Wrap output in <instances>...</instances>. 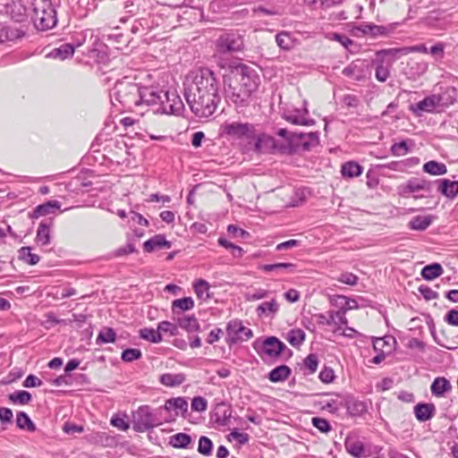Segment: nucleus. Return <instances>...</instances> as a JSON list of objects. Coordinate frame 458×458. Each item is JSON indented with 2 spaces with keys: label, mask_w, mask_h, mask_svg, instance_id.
I'll list each match as a JSON object with an SVG mask.
<instances>
[{
  "label": "nucleus",
  "mask_w": 458,
  "mask_h": 458,
  "mask_svg": "<svg viewBox=\"0 0 458 458\" xmlns=\"http://www.w3.org/2000/svg\"><path fill=\"white\" fill-rule=\"evenodd\" d=\"M139 85L130 81L127 78L117 81L110 91L113 105L115 102L123 107L133 110L138 107Z\"/></svg>",
  "instance_id": "7ed1b4c3"
},
{
  "label": "nucleus",
  "mask_w": 458,
  "mask_h": 458,
  "mask_svg": "<svg viewBox=\"0 0 458 458\" xmlns=\"http://www.w3.org/2000/svg\"><path fill=\"white\" fill-rule=\"evenodd\" d=\"M292 373V369L286 365H280L273 369L268 374V379L273 383L285 381Z\"/></svg>",
  "instance_id": "cd10ccee"
},
{
  "label": "nucleus",
  "mask_w": 458,
  "mask_h": 458,
  "mask_svg": "<svg viewBox=\"0 0 458 458\" xmlns=\"http://www.w3.org/2000/svg\"><path fill=\"white\" fill-rule=\"evenodd\" d=\"M277 135L284 138L286 142L285 145L289 146L288 153H291L293 150L292 145L295 143L297 140V132H290L288 130L284 128H281L277 131Z\"/></svg>",
  "instance_id": "09e8293b"
},
{
  "label": "nucleus",
  "mask_w": 458,
  "mask_h": 458,
  "mask_svg": "<svg viewBox=\"0 0 458 458\" xmlns=\"http://www.w3.org/2000/svg\"><path fill=\"white\" fill-rule=\"evenodd\" d=\"M344 447L348 454L354 458H362L367 456V452L364 444L352 437H348L344 442Z\"/></svg>",
  "instance_id": "a211bd4d"
},
{
  "label": "nucleus",
  "mask_w": 458,
  "mask_h": 458,
  "mask_svg": "<svg viewBox=\"0 0 458 458\" xmlns=\"http://www.w3.org/2000/svg\"><path fill=\"white\" fill-rule=\"evenodd\" d=\"M376 55H377V57H379V56L385 57V56H387V55H390V56L406 55H407V51H406V47H395V48H386V49L378 50L376 53Z\"/></svg>",
  "instance_id": "603ef678"
},
{
  "label": "nucleus",
  "mask_w": 458,
  "mask_h": 458,
  "mask_svg": "<svg viewBox=\"0 0 458 458\" xmlns=\"http://www.w3.org/2000/svg\"><path fill=\"white\" fill-rule=\"evenodd\" d=\"M140 338L154 344H157L162 341V335L159 333L158 328L155 330L153 328L144 327L140 330Z\"/></svg>",
  "instance_id": "ea45409f"
},
{
  "label": "nucleus",
  "mask_w": 458,
  "mask_h": 458,
  "mask_svg": "<svg viewBox=\"0 0 458 458\" xmlns=\"http://www.w3.org/2000/svg\"><path fill=\"white\" fill-rule=\"evenodd\" d=\"M74 53V46L71 43L62 44L59 47H55L47 55L51 58H59L61 60L72 56Z\"/></svg>",
  "instance_id": "c85d7f7f"
},
{
  "label": "nucleus",
  "mask_w": 458,
  "mask_h": 458,
  "mask_svg": "<svg viewBox=\"0 0 458 458\" xmlns=\"http://www.w3.org/2000/svg\"><path fill=\"white\" fill-rule=\"evenodd\" d=\"M213 448V443L210 438L205 436H201L199 439L198 452L205 456L211 454Z\"/></svg>",
  "instance_id": "de8ad7c7"
},
{
  "label": "nucleus",
  "mask_w": 458,
  "mask_h": 458,
  "mask_svg": "<svg viewBox=\"0 0 458 458\" xmlns=\"http://www.w3.org/2000/svg\"><path fill=\"white\" fill-rule=\"evenodd\" d=\"M362 63L360 60L352 62L348 66L344 68L342 73L354 81H360L365 78Z\"/></svg>",
  "instance_id": "412c9836"
},
{
  "label": "nucleus",
  "mask_w": 458,
  "mask_h": 458,
  "mask_svg": "<svg viewBox=\"0 0 458 458\" xmlns=\"http://www.w3.org/2000/svg\"><path fill=\"white\" fill-rule=\"evenodd\" d=\"M437 191L448 199H454L458 194V182L449 179H437L433 181Z\"/></svg>",
  "instance_id": "4468645a"
},
{
  "label": "nucleus",
  "mask_w": 458,
  "mask_h": 458,
  "mask_svg": "<svg viewBox=\"0 0 458 458\" xmlns=\"http://www.w3.org/2000/svg\"><path fill=\"white\" fill-rule=\"evenodd\" d=\"M430 388L433 395L441 397L445 393L451 391L452 386L445 377H438L434 379Z\"/></svg>",
  "instance_id": "a878e982"
},
{
  "label": "nucleus",
  "mask_w": 458,
  "mask_h": 458,
  "mask_svg": "<svg viewBox=\"0 0 458 458\" xmlns=\"http://www.w3.org/2000/svg\"><path fill=\"white\" fill-rule=\"evenodd\" d=\"M390 75L389 68L383 64V63H379L376 66L375 77L380 82H385L388 79Z\"/></svg>",
  "instance_id": "5fc2aeb1"
},
{
  "label": "nucleus",
  "mask_w": 458,
  "mask_h": 458,
  "mask_svg": "<svg viewBox=\"0 0 458 458\" xmlns=\"http://www.w3.org/2000/svg\"><path fill=\"white\" fill-rule=\"evenodd\" d=\"M191 441V437L186 433H177L169 437V445L176 449L187 448Z\"/></svg>",
  "instance_id": "7c9ffc66"
},
{
  "label": "nucleus",
  "mask_w": 458,
  "mask_h": 458,
  "mask_svg": "<svg viewBox=\"0 0 458 458\" xmlns=\"http://www.w3.org/2000/svg\"><path fill=\"white\" fill-rule=\"evenodd\" d=\"M424 173L431 175H443L447 173V167L444 163L430 160L423 165L422 168Z\"/></svg>",
  "instance_id": "72a5a7b5"
},
{
  "label": "nucleus",
  "mask_w": 458,
  "mask_h": 458,
  "mask_svg": "<svg viewBox=\"0 0 458 458\" xmlns=\"http://www.w3.org/2000/svg\"><path fill=\"white\" fill-rule=\"evenodd\" d=\"M173 319L177 323L179 327L184 329L188 333L199 332L200 329L199 321L194 315L178 316L177 318Z\"/></svg>",
  "instance_id": "6ab92c4d"
},
{
  "label": "nucleus",
  "mask_w": 458,
  "mask_h": 458,
  "mask_svg": "<svg viewBox=\"0 0 458 458\" xmlns=\"http://www.w3.org/2000/svg\"><path fill=\"white\" fill-rule=\"evenodd\" d=\"M60 207L59 201L49 200L44 204L38 205L33 211V216L38 218L39 216L54 214Z\"/></svg>",
  "instance_id": "bb28decb"
},
{
  "label": "nucleus",
  "mask_w": 458,
  "mask_h": 458,
  "mask_svg": "<svg viewBox=\"0 0 458 458\" xmlns=\"http://www.w3.org/2000/svg\"><path fill=\"white\" fill-rule=\"evenodd\" d=\"M163 409L167 411H174V416L185 417L188 411V402L184 397L170 398L165 401Z\"/></svg>",
  "instance_id": "2eb2a0df"
},
{
  "label": "nucleus",
  "mask_w": 458,
  "mask_h": 458,
  "mask_svg": "<svg viewBox=\"0 0 458 458\" xmlns=\"http://www.w3.org/2000/svg\"><path fill=\"white\" fill-rule=\"evenodd\" d=\"M165 98H167V91L158 86L139 85L138 107L141 106L161 107Z\"/></svg>",
  "instance_id": "423d86ee"
},
{
  "label": "nucleus",
  "mask_w": 458,
  "mask_h": 458,
  "mask_svg": "<svg viewBox=\"0 0 458 458\" xmlns=\"http://www.w3.org/2000/svg\"><path fill=\"white\" fill-rule=\"evenodd\" d=\"M285 120L293 124L296 125H310L312 124L314 122L313 120H308L302 115H300L298 114H288L285 115Z\"/></svg>",
  "instance_id": "13d9d810"
},
{
  "label": "nucleus",
  "mask_w": 458,
  "mask_h": 458,
  "mask_svg": "<svg viewBox=\"0 0 458 458\" xmlns=\"http://www.w3.org/2000/svg\"><path fill=\"white\" fill-rule=\"evenodd\" d=\"M194 291L197 297L200 300H208L209 296V284L204 279H199L194 284Z\"/></svg>",
  "instance_id": "a19ab883"
},
{
  "label": "nucleus",
  "mask_w": 458,
  "mask_h": 458,
  "mask_svg": "<svg viewBox=\"0 0 458 458\" xmlns=\"http://www.w3.org/2000/svg\"><path fill=\"white\" fill-rule=\"evenodd\" d=\"M183 110V103L180 97L174 92L167 91V98H165L161 107H157L155 113L166 114H180Z\"/></svg>",
  "instance_id": "ddd939ff"
},
{
  "label": "nucleus",
  "mask_w": 458,
  "mask_h": 458,
  "mask_svg": "<svg viewBox=\"0 0 458 458\" xmlns=\"http://www.w3.org/2000/svg\"><path fill=\"white\" fill-rule=\"evenodd\" d=\"M226 343L231 345L238 342L247 341L253 336L251 329L244 327L238 319L231 320L226 327Z\"/></svg>",
  "instance_id": "9b49d317"
},
{
  "label": "nucleus",
  "mask_w": 458,
  "mask_h": 458,
  "mask_svg": "<svg viewBox=\"0 0 458 458\" xmlns=\"http://www.w3.org/2000/svg\"><path fill=\"white\" fill-rule=\"evenodd\" d=\"M356 30L360 31L363 35H370L372 37L386 36L389 30L387 28L371 23H363L356 27Z\"/></svg>",
  "instance_id": "393cba45"
},
{
  "label": "nucleus",
  "mask_w": 458,
  "mask_h": 458,
  "mask_svg": "<svg viewBox=\"0 0 458 458\" xmlns=\"http://www.w3.org/2000/svg\"><path fill=\"white\" fill-rule=\"evenodd\" d=\"M279 303L276 299H271L269 301H264L256 308V313L259 318L273 317L279 310Z\"/></svg>",
  "instance_id": "4be33fe9"
},
{
  "label": "nucleus",
  "mask_w": 458,
  "mask_h": 458,
  "mask_svg": "<svg viewBox=\"0 0 458 458\" xmlns=\"http://www.w3.org/2000/svg\"><path fill=\"white\" fill-rule=\"evenodd\" d=\"M344 406H346L348 411L352 416L361 415L367 411V405L360 401H354L352 403H345Z\"/></svg>",
  "instance_id": "49530a36"
},
{
  "label": "nucleus",
  "mask_w": 458,
  "mask_h": 458,
  "mask_svg": "<svg viewBox=\"0 0 458 458\" xmlns=\"http://www.w3.org/2000/svg\"><path fill=\"white\" fill-rule=\"evenodd\" d=\"M295 265L293 263H276V264H266L262 267V269L267 272L275 270L289 269L291 272L294 270Z\"/></svg>",
  "instance_id": "6e6d98bb"
},
{
  "label": "nucleus",
  "mask_w": 458,
  "mask_h": 458,
  "mask_svg": "<svg viewBox=\"0 0 458 458\" xmlns=\"http://www.w3.org/2000/svg\"><path fill=\"white\" fill-rule=\"evenodd\" d=\"M259 77L251 67L240 64L233 67L225 79V98L236 108L246 107L251 102V96L257 90Z\"/></svg>",
  "instance_id": "f03ea898"
},
{
  "label": "nucleus",
  "mask_w": 458,
  "mask_h": 458,
  "mask_svg": "<svg viewBox=\"0 0 458 458\" xmlns=\"http://www.w3.org/2000/svg\"><path fill=\"white\" fill-rule=\"evenodd\" d=\"M341 406H344L343 402H339L337 399H331L323 405V409L331 413H336Z\"/></svg>",
  "instance_id": "0e129e2a"
},
{
  "label": "nucleus",
  "mask_w": 458,
  "mask_h": 458,
  "mask_svg": "<svg viewBox=\"0 0 458 458\" xmlns=\"http://www.w3.org/2000/svg\"><path fill=\"white\" fill-rule=\"evenodd\" d=\"M184 98L191 111L199 118H208L220 103L218 81L213 71L204 68L190 73L184 82Z\"/></svg>",
  "instance_id": "f257e3e1"
},
{
  "label": "nucleus",
  "mask_w": 458,
  "mask_h": 458,
  "mask_svg": "<svg viewBox=\"0 0 458 458\" xmlns=\"http://www.w3.org/2000/svg\"><path fill=\"white\" fill-rule=\"evenodd\" d=\"M445 320L452 326L458 327V310H451L445 317Z\"/></svg>",
  "instance_id": "774afa93"
},
{
  "label": "nucleus",
  "mask_w": 458,
  "mask_h": 458,
  "mask_svg": "<svg viewBox=\"0 0 458 458\" xmlns=\"http://www.w3.org/2000/svg\"><path fill=\"white\" fill-rule=\"evenodd\" d=\"M172 242L165 239L164 234H156L143 243L146 252H153L163 249H170Z\"/></svg>",
  "instance_id": "f3484780"
},
{
  "label": "nucleus",
  "mask_w": 458,
  "mask_h": 458,
  "mask_svg": "<svg viewBox=\"0 0 458 458\" xmlns=\"http://www.w3.org/2000/svg\"><path fill=\"white\" fill-rule=\"evenodd\" d=\"M160 424L148 405L139 407L133 413V428L137 432H145Z\"/></svg>",
  "instance_id": "6e6552de"
},
{
  "label": "nucleus",
  "mask_w": 458,
  "mask_h": 458,
  "mask_svg": "<svg viewBox=\"0 0 458 458\" xmlns=\"http://www.w3.org/2000/svg\"><path fill=\"white\" fill-rule=\"evenodd\" d=\"M18 252L19 259L25 261L29 265H36L40 259L38 255L31 253L30 247H21Z\"/></svg>",
  "instance_id": "79ce46f5"
},
{
  "label": "nucleus",
  "mask_w": 458,
  "mask_h": 458,
  "mask_svg": "<svg viewBox=\"0 0 458 458\" xmlns=\"http://www.w3.org/2000/svg\"><path fill=\"white\" fill-rule=\"evenodd\" d=\"M337 281L351 286H354L358 283V276L351 272H344L337 277Z\"/></svg>",
  "instance_id": "052dcab7"
},
{
  "label": "nucleus",
  "mask_w": 458,
  "mask_h": 458,
  "mask_svg": "<svg viewBox=\"0 0 458 458\" xmlns=\"http://www.w3.org/2000/svg\"><path fill=\"white\" fill-rule=\"evenodd\" d=\"M16 425L19 428L29 432L36 431V426L29 415L24 411H19L16 414Z\"/></svg>",
  "instance_id": "c9c22d12"
},
{
  "label": "nucleus",
  "mask_w": 458,
  "mask_h": 458,
  "mask_svg": "<svg viewBox=\"0 0 458 458\" xmlns=\"http://www.w3.org/2000/svg\"><path fill=\"white\" fill-rule=\"evenodd\" d=\"M305 332L302 329H291L287 333L286 340L294 347L300 346L305 340Z\"/></svg>",
  "instance_id": "58836bf2"
},
{
  "label": "nucleus",
  "mask_w": 458,
  "mask_h": 458,
  "mask_svg": "<svg viewBox=\"0 0 458 458\" xmlns=\"http://www.w3.org/2000/svg\"><path fill=\"white\" fill-rule=\"evenodd\" d=\"M136 251V249L132 243H127L125 246H122L114 251L115 257L125 256Z\"/></svg>",
  "instance_id": "338daca9"
},
{
  "label": "nucleus",
  "mask_w": 458,
  "mask_h": 458,
  "mask_svg": "<svg viewBox=\"0 0 458 458\" xmlns=\"http://www.w3.org/2000/svg\"><path fill=\"white\" fill-rule=\"evenodd\" d=\"M254 349L261 356L269 358L278 357L287 347L276 336H269L261 343L256 341L253 344Z\"/></svg>",
  "instance_id": "9d476101"
},
{
  "label": "nucleus",
  "mask_w": 458,
  "mask_h": 458,
  "mask_svg": "<svg viewBox=\"0 0 458 458\" xmlns=\"http://www.w3.org/2000/svg\"><path fill=\"white\" fill-rule=\"evenodd\" d=\"M295 143L300 144L303 150H310L319 143L317 132L298 133Z\"/></svg>",
  "instance_id": "b1692460"
},
{
  "label": "nucleus",
  "mask_w": 458,
  "mask_h": 458,
  "mask_svg": "<svg viewBox=\"0 0 458 458\" xmlns=\"http://www.w3.org/2000/svg\"><path fill=\"white\" fill-rule=\"evenodd\" d=\"M317 322L320 325L331 326L335 323V313L334 311H329L328 315L325 314H318L316 315Z\"/></svg>",
  "instance_id": "e2e57ef3"
},
{
  "label": "nucleus",
  "mask_w": 458,
  "mask_h": 458,
  "mask_svg": "<svg viewBox=\"0 0 458 458\" xmlns=\"http://www.w3.org/2000/svg\"><path fill=\"white\" fill-rule=\"evenodd\" d=\"M276 42L277 46L284 50H289L293 47V40L290 33L282 31L276 34Z\"/></svg>",
  "instance_id": "a18cd8bd"
},
{
  "label": "nucleus",
  "mask_w": 458,
  "mask_h": 458,
  "mask_svg": "<svg viewBox=\"0 0 458 458\" xmlns=\"http://www.w3.org/2000/svg\"><path fill=\"white\" fill-rule=\"evenodd\" d=\"M219 52L223 54L239 52L243 48L242 37L237 33H225L217 41Z\"/></svg>",
  "instance_id": "f8f14e48"
},
{
  "label": "nucleus",
  "mask_w": 458,
  "mask_h": 458,
  "mask_svg": "<svg viewBox=\"0 0 458 458\" xmlns=\"http://www.w3.org/2000/svg\"><path fill=\"white\" fill-rule=\"evenodd\" d=\"M419 291L427 301L438 298V293L428 286L420 285Z\"/></svg>",
  "instance_id": "69168bd1"
},
{
  "label": "nucleus",
  "mask_w": 458,
  "mask_h": 458,
  "mask_svg": "<svg viewBox=\"0 0 458 458\" xmlns=\"http://www.w3.org/2000/svg\"><path fill=\"white\" fill-rule=\"evenodd\" d=\"M435 187L433 181L426 180L424 178L411 177L404 183L398 186V193L402 197H408L411 193L424 191L428 194L432 192Z\"/></svg>",
  "instance_id": "1a4fd4ad"
},
{
  "label": "nucleus",
  "mask_w": 458,
  "mask_h": 458,
  "mask_svg": "<svg viewBox=\"0 0 458 458\" xmlns=\"http://www.w3.org/2000/svg\"><path fill=\"white\" fill-rule=\"evenodd\" d=\"M413 141L411 140H402L400 142H396L391 146V153L395 157L404 156L409 153L413 147Z\"/></svg>",
  "instance_id": "4c0bfd02"
},
{
  "label": "nucleus",
  "mask_w": 458,
  "mask_h": 458,
  "mask_svg": "<svg viewBox=\"0 0 458 458\" xmlns=\"http://www.w3.org/2000/svg\"><path fill=\"white\" fill-rule=\"evenodd\" d=\"M436 407L433 403H418L414 407V414L419 421L429 420L435 414Z\"/></svg>",
  "instance_id": "5701e85b"
},
{
  "label": "nucleus",
  "mask_w": 458,
  "mask_h": 458,
  "mask_svg": "<svg viewBox=\"0 0 458 458\" xmlns=\"http://www.w3.org/2000/svg\"><path fill=\"white\" fill-rule=\"evenodd\" d=\"M362 166L357 162L349 161L342 165L341 174L344 178H354L361 174Z\"/></svg>",
  "instance_id": "2f4dec72"
},
{
  "label": "nucleus",
  "mask_w": 458,
  "mask_h": 458,
  "mask_svg": "<svg viewBox=\"0 0 458 458\" xmlns=\"http://www.w3.org/2000/svg\"><path fill=\"white\" fill-rule=\"evenodd\" d=\"M208 408V402L204 397L196 396L191 401V410L195 411H205Z\"/></svg>",
  "instance_id": "680f3d73"
},
{
  "label": "nucleus",
  "mask_w": 458,
  "mask_h": 458,
  "mask_svg": "<svg viewBox=\"0 0 458 458\" xmlns=\"http://www.w3.org/2000/svg\"><path fill=\"white\" fill-rule=\"evenodd\" d=\"M223 131L232 140L250 141L255 138L256 126L250 123H225L223 125Z\"/></svg>",
  "instance_id": "0eeeda50"
},
{
  "label": "nucleus",
  "mask_w": 458,
  "mask_h": 458,
  "mask_svg": "<svg viewBox=\"0 0 458 458\" xmlns=\"http://www.w3.org/2000/svg\"><path fill=\"white\" fill-rule=\"evenodd\" d=\"M142 353L139 349L129 348L122 352L121 358L125 362H131L133 360L140 359Z\"/></svg>",
  "instance_id": "864d4df0"
},
{
  "label": "nucleus",
  "mask_w": 458,
  "mask_h": 458,
  "mask_svg": "<svg viewBox=\"0 0 458 458\" xmlns=\"http://www.w3.org/2000/svg\"><path fill=\"white\" fill-rule=\"evenodd\" d=\"M158 331L161 334L163 333H169L170 335L174 336L178 335V325L173 324L169 321H161L157 325Z\"/></svg>",
  "instance_id": "3c124183"
},
{
  "label": "nucleus",
  "mask_w": 458,
  "mask_h": 458,
  "mask_svg": "<svg viewBox=\"0 0 458 458\" xmlns=\"http://www.w3.org/2000/svg\"><path fill=\"white\" fill-rule=\"evenodd\" d=\"M311 422L312 425L322 433H327L331 430V425L326 419L314 417Z\"/></svg>",
  "instance_id": "4d7b16f0"
},
{
  "label": "nucleus",
  "mask_w": 458,
  "mask_h": 458,
  "mask_svg": "<svg viewBox=\"0 0 458 458\" xmlns=\"http://www.w3.org/2000/svg\"><path fill=\"white\" fill-rule=\"evenodd\" d=\"M433 222V216H416L409 222V227L412 230L424 231Z\"/></svg>",
  "instance_id": "473e14b6"
},
{
  "label": "nucleus",
  "mask_w": 458,
  "mask_h": 458,
  "mask_svg": "<svg viewBox=\"0 0 458 458\" xmlns=\"http://www.w3.org/2000/svg\"><path fill=\"white\" fill-rule=\"evenodd\" d=\"M116 339V333L111 327H106L101 330L97 337V344H109L114 343Z\"/></svg>",
  "instance_id": "c03bdc74"
},
{
  "label": "nucleus",
  "mask_w": 458,
  "mask_h": 458,
  "mask_svg": "<svg viewBox=\"0 0 458 458\" xmlns=\"http://www.w3.org/2000/svg\"><path fill=\"white\" fill-rule=\"evenodd\" d=\"M441 100L442 97L440 95L433 94L428 96L415 105L413 111L416 113H432L437 106H440Z\"/></svg>",
  "instance_id": "dca6fc26"
},
{
  "label": "nucleus",
  "mask_w": 458,
  "mask_h": 458,
  "mask_svg": "<svg viewBox=\"0 0 458 458\" xmlns=\"http://www.w3.org/2000/svg\"><path fill=\"white\" fill-rule=\"evenodd\" d=\"M50 225L51 222H41L37 230L36 242L41 246H46L50 243Z\"/></svg>",
  "instance_id": "c756f323"
},
{
  "label": "nucleus",
  "mask_w": 458,
  "mask_h": 458,
  "mask_svg": "<svg viewBox=\"0 0 458 458\" xmlns=\"http://www.w3.org/2000/svg\"><path fill=\"white\" fill-rule=\"evenodd\" d=\"M10 402L18 404H28L31 401V394L25 390H19L8 396Z\"/></svg>",
  "instance_id": "37998d69"
},
{
  "label": "nucleus",
  "mask_w": 458,
  "mask_h": 458,
  "mask_svg": "<svg viewBox=\"0 0 458 458\" xmlns=\"http://www.w3.org/2000/svg\"><path fill=\"white\" fill-rule=\"evenodd\" d=\"M32 6V21L38 30H48L57 23L56 11L51 0H27Z\"/></svg>",
  "instance_id": "20e7f679"
},
{
  "label": "nucleus",
  "mask_w": 458,
  "mask_h": 458,
  "mask_svg": "<svg viewBox=\"0 0 458 458\" xmlns=\"http://www.w3.org/2000/svg\"><path fill=\"white\" fill-rule=\"evenodd\" d=\"M443 267L438 263H433L424 267L421 270V276L425 280H433L443 274Z\"/></svg>",
  "instance_id": "e433bc0d"
},
{
  "label": "nucleus",
  "mask_w": 458,
  "mask_h": 458,
  "mask_svg": "<svg viewBox=\"0 0 458 458\" xmlns=\"http://www.w3.org/2000/svg\"><path fill=\"white\" fill-rule=\"evenodd\" d=\"M194 307V301L191 297H184L174 300L172 302L173 318L178 316H184L183 312L191 310Z\"/></svg>",
  "instance_id": "aec40b11"
},
{
  "label": "nucleus",
  "mask_w": 458,
  "mask_h": 458,
  "mask_svg": "<svg viewBox=\"0 0 458 458\" xmlns=\"http://www.w3.org/2000/svg\"><path fill=\"white\" fill-rule=\"evenodd\" d=\"M185 377L182 374L165 373L160 376L159 382L168 387L178 386L183 383Z\"/></svg>",
  "instance_id": "f704fd0d"
},
{
  "label": "nucleus",
  "mask_w": 458,
  "mask_h": 458,
  "mask_svg": "<svg viewBox=\"0 0 458 458\" xmlns=\"http://www.w3.org/2000/svg\"><path fill=\"white\" fill-rule=\"evenodd\" d=\"M318 359L317 354L310 353L303 360V366L308 370V374H313L318 369Z\"/></svg>",
  "instance_id": "8fccbe9b"
},
{
  "label": "nucleus",
  "mask_w": 458,
  "mask_h": 458,
  "mask_svg": "<svg viewBox=\"0 0 458 458\" xmlns=\"http://www.w3.org/2000/svg\"><path fill=\"white\" fill-rule=\"evenodd\" d=\"M270 292L262 288L255 289L253 293H249L246 295V300L249 301H254L265 298H268Z\"/></svg>",
  "instance_id": "bf43d9fd"
},
{
  "label": "nucleus",
  "mask_w": 458,
  "mask_h": 458,
  "mask_svg": "<svg viewBox=\"0 0 458 458\" xmlns=\"http://www.w3.org/2000/svg\"><path fill=\"white\" fill-rule=\"evenodd\" d=\"M253 150L258 154H286L289 150V146L278 142L274 137L260 133L255 134Z\"/></svg>",
  "instance_id": "39448f33"
}]
</instances>
